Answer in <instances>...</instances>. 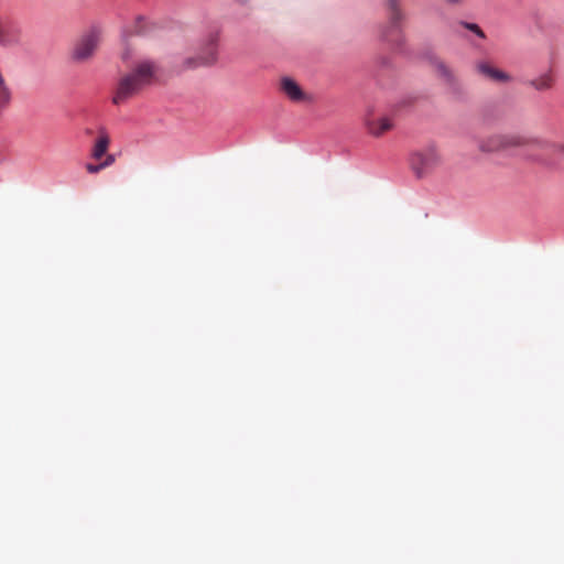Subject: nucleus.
<instances>
[{
	"instance_id": "obj_18",
	"label": "nucleus",
	"mask_w": 564,
	"mask_h": 564,
	"mask_svg": "<svg viewBox=\"0 0 564 564\" xmlns=\"http://www.w3.org/2000/svg\"><path fill=\"white\" fill-rule=\"evenodd\" d=\"M143 21L142 18H139L137 20V29H135V33L140 34V33H143V29L141 26H139V24Z\"/></svg>"
},
{
	"instance_id": "obj_14",
	"label": "nucleus",
	"mask_w": 564,
	"mask_h": 564,
	"mask_svg": "<svg viewBox=\"0 0 564 564\" xmlns=\"http://www.w3.org/2000/svg\"><path fill=\"white\" fill-rule=\"evenodd\" d=\"M459 24L462 26L466 28L467 30L474 32L479 37H485L484 32L481 31V29L477 24H475V23H467V22H460Z\"/></svg>"
},
{
	"instance_id": "obj_16",
	"label": "nucleus",
	"mask_w": 564,
	"mask_h": 564,
	"mask_svg": "<svg viewBox=\"0 0 564 564\" xmlns=\"http://www.w3.org/2000/svg\"><path fill=\"white\" fill-rule=\"evenodd\" d=\"M116 161V158L113 154H107L106 155V159L101 162V164L104 165V169L112 165Z\"/></svg>"
},
{
	"instance_id": "obj_9",
	"label": "nucleus",
	"mask_w": 564,
	"mask_h": 564,
	"mask_svg": "<svg viewBox=\"0 0 564 564\" xmlns=\"http://www.w3.org/2000/svg\"><path fill=\"white\" fill-rule=\"evenodd\" d=\"M431 65L434 68L435 74L437 77L448 87H455L457 85V77L453 69L445 64L444 61H442L438 57H432L431 58Z\"/></svg>"
},
{
	"instance_id": "obj_15",
	"label": "nucleus",
	"mask_w": 564,
	"mask_h": 564,
	"mask_svg": "<svg viewBox=\"0 0 564 564\" xmlns=\"http://www.w3.org/2000/svg\"><path fill=\"white\" fill-rule=\"evenodd\" d=\"M85 167L89 174H97L101 170H104V165L101 164V162L99 164L87 163Z\"/></svg>"
},
{
	"instance_id": "obj_10",
	"label": "nucleus",
	"mask_w": 564,
	"mask_h": 564,
	"mask_svg": "<svg viewBox=\"0 0 564 564\" xmlns=\"http://www.w3.org/2000/svg\"><path fill=\"white\" fill-rule=\"evenodd\" d=\"M282 93L294 102L308 100V96L302 90L300 85L290 77H283L280 82Z\"/></svg>"
},
{
	"instance_id": "obj_4",
	"label": "nucleus",
	"mask_w": 564,
	"mask_h": 564,
	"mask_svg": "<svg viewBox=\"0 0 564 564\" xmlns=\"http://www.w3.org/2000/svg\"><path fill=\"white\" fill-rule=\"evenodd\" d=\"M100 42V29L91 28L85 32L74 44L72 58L79 63L89 61L95 55Z\"/></svg>"
},
{
	"instance_id": "obj_17",
	"label": "nucleus",
	"mask_w": 564,
	"mask_h": 564,
	"mask_svg": "<svg viewBox=\"0 0 564 564\" xmlns=\"http://www.w3.org/2000/svg\"><path fill=\"white\" fill-rule=\"evenodd\" d=\"M481 120L484 123H490L492 121L489 109H485L481 113Z\"/></svg>"
},
{
	"instance_id": "obj_1",
	"label": "nucleus",
	"mask_w": 564,
	"mask_h": 564,
	"mask_svg": "<svg viewBox=\"0 0 564 564\" xmlns=\"http://www.w3.org/2000/svg\"><path fill=\"white\" fill-rule=\"evenodd\" d=\"M158 73V65L150 59L137 62L131 70L122 75L112 96V102L117 106L127 102L139 94L143 87L150 85Z\"/></svg>"
},
{
	"instance_id": "obj_12",
	"label": "nucleus",
	"mask_w": 564,
	"mask_h": 564,
	"mask_svg": "<svg viewBox=\"0 0 564 564\" xmlns=\"http://www.w3.org/2000/svg\"><path fill=\"white\" fill-rule=\"evenodd\" d=\"M387 7L389 10L390 28L391 30H397L399 29L400 22L403 19V13L399 8V2L398 0H387Z\"/></svg>"
},
{
	"instance_id": "obj_19",
	"label": "nucleus",
	"mask_w": 564,
	"mask_h": 564,
	"mask_svg": "<svg viewBox=\"0 0 564 564\" xmlns=\"http://www.w3.org/2000/svg\"><path fill=\"white\" fill-rule=\"evenodd\" d=\"M127 56H128V53H124V54L122 55V58H123V59H126V58H127Z\"/></svg>"
},
{
	"instance_id": "obj_6",
	"label": "nucleus",
	"mask_w": 564,
	"mask_h": 564,
	"mask_svg": "<svg viewBox=\"0 0 564 564\" xmlns=\"http://www.w3.org/2000/svg\"><path fill=\"white\" fill-rule=\"evenodd\" d=\"M22 26L20 22L10 15L0 14V45L14 46L22 40Z\"/></svg>"
},
{
	"instance_id": "obj_3",
	"label": "nucleus",
	"mask_w": 564,
	"mask_h": 564,
	"mask_svg": "<svg viewBox=\"0 0 564 564\" xmlns=\"http://www.w3.org/2000/svg\"><path fill=\"white\" fill-rule=\"evenodd\" d=\"M443 163L440 151L430 145L414 151L410 155V166L416 177L423 178L433 173Z\"/></svg>"
},
{
	"instance_id": "obj_5",
	"label": "nucleus",
	"mask_w": 564,
	"mask_h": 564,
	"mask_svg": "<svg viewBox=\"0 0 564 564\" xmlns=\"http://www.w3.org/2000/svg\"><path fill=\"white\" fill-rule=\"evenodd\" d=\"M217 61V36L210 35L204 44L202 52L197 56L186 57L181 65L182 70L196 69L198 67H208Z\"/></svg>"
},
{
	"instance_id": "obj_2",
	"label": "nucleus",
	"mask_w": 564,
	"mask_h": 564,
	"mask_svg": "<svg viewBox=\"0 0 564 564\" xmlns=\"http://www.w3.org/2000/svg\"><path fill=\"white\" fill-rule=\"evenodd\" d=\"M519 147L564 154V142L552 143L546 140L529 139L518 134L495 133L478 141L479 151L485 153L501 152Z\"/></svg>"
},
{
	"instance_id": "obj_11",
	"label": "nucleus",
	"mask_w": 564,
	"mask_h": 564,
	"mask_svg": "<svg viewBox=\"0 0 564 564\" xmlns=\"http://www.w3.org/2000/svg\"><path fill=\"white\" fill-rule=\"evenodd\" d=\"M110 139L107 133H100L99 137L96 139L95 144L91 150V156L95 160L102 159L109 148Z\"/></svg>"
},
{
	"instance_id": "obj_7",
	"label": "nucleus",
	"mask_w": 564,
	"mask_h": 564,
	"mask_svg": "<svg viewBox=\"0 0 564 564\" xmlns=\"http://www.w3.org/2000/svg\"><path fill=\"white\" fill-rule=\"evenodd\" d=\"M365 126L369 134L379 138L393 128V122L391 118L386 116L369 115L365 119Z\"/></svg>"
},
{
	"instance_id": "obj_8",
	"label": "nucleus",
	"mask_w": 564,
	"mask_h": 564,
	"mask_svg": "<svg viewBox=\"0 0 564 564\" xmlns=\"http://www.w3.org/2000/svg\"><path fill=\"white\" fill-rule=\"evenodd\" d=\"M475 69L479 75L491 82L507 83L510 80V76L507 73L495 67L488 61H477L475 63Z\"/></svg>"
},
{
	"instance_id": "obj_13",
	"label": "nucleus",
	"mask_w": 564,
	"mask_h": 564,
	"mask_svg": "<svg viewBox=\"0 0 564 564\" xmlns=\"http://www.w3.org/2000/svg\"><path fill=\"white\" fill-rule=\"evenodd\" d=\"M554 79L550 73L543 74L535 79L530 80V85L536 90H547L552 88Z\"/></svg>"
}]
</instances>
